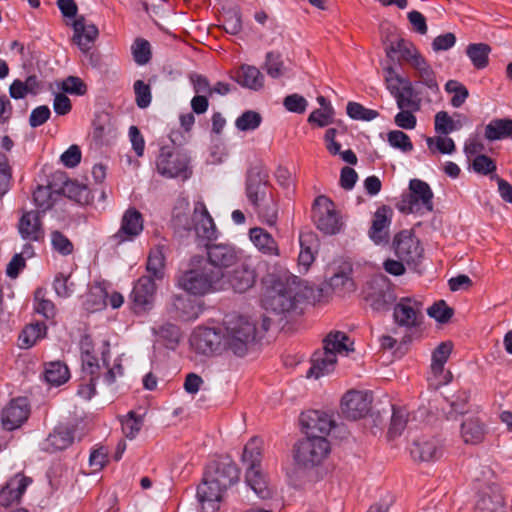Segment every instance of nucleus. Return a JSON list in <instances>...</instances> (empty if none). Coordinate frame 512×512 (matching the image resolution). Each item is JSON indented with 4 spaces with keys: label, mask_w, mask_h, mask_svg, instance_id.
<instances>
[{
    "label": "nucleus",
    "mask_w": 512,
    "mask_h": 512,
    "mask_svg": "<svg viewBox=\"0 0 512 512\" xmlns=\"http://www.w3.org/2000/svg\"><path fill=\"white\" fill-rule=\"evenodd\" d=\"M191 347L199 354L212 356L228 352L225 346L224 333L221 329L198 327L190 337Z\"/></svg>",
    "instance_id": "4468645a"
},
{
    "label": "nucleus",
    "mask_w": 512,
    "mask_h": 512,
    "mask_svg": "<svg viewBox=\"0 0 512 512\" xmlns=\"http://www.w3.org/2000/svg\"><path fill=\"white\" fill-rule=\"evenodd\" d=\"M108 291L101 284H94L90 287L85 296L84 307L89 312H97L107 305Z\"/></svg>",
    "instance_id": "ea45409f"
},
{
    "label": "nucleus",
    "mask_w": 512,
    "mask_h": 512,
    "mask_svg": "<svg viewBox=\"0 0 512 512\" xmlns=\"http://www.w3.org/2000/svg\"><path fill=\"white\" fill-rule=\"evenodd\" d=\"M372 397L368 392L348 391L341 401V412L347 419L357 420L370 410Z\"/></svg>",
    "instance_id": "aec40b11"
},
{
    "label": "nucleus",
    "mask_w": 512,
    "mask_h": 512,
    "mask_svg": "<svg viewBox=\"0 0 512 512\" xmlns=\"http://www.w3.org/2000/svg\"><path fill=\"white\" fill-rule=\"evenodd\" d=\"M135 103L140 109H145L152 102V89L150 82L136 80L133 84Z\"/></svg>",
    "instance_id": "603ef678"
},
{
    "label": "nucleus",
    "mask_w": 512,
    "mask_h": 512,
    "mask_svg": "<svg viewBox=\"0 0 512 512\" xmlns=\"http://www.w3.org/2000/svg\"><path fill=\"white\" fill-rule=\"evenodd\" d=\"M392 53L399 54V58L409 64L411 68L424 58L416 46L405 39H398L387 48V56L392 58Z\"/></svg>",
    "instance_id": "2f4dec72"
},
{
    "label": "nucleus",
    "mask_w": 512,
    "mask_h": 512,
    "mask_svg": "<svg viewBox=\"0 0 512 512\" xmlns=\"http://www.w3.org/2000/svg\"><path fill=\"white\" fill-rule=\"evenodd\" d=\"M392 417L389 427V435L391 437L399 436L405 429L408 421V413L404 408L392 407Z\"/></svg>",
    "instance_id": "bf43d9fd"
},
{
    "label": "nucleus",
    "mask_w": 512,
    "mask_h": 512,
    "mask_svg": "<svg viewBox=\"0 0 512 512\" xmlns=\"http://www.w3.org/2000/svg\"><path fill=\"white\" fill-rule=\"evenodd\" d=\"M223 273L213 270L203 255H194L190 258L188 269L178 277V286L190 295L204 296L220 292L223 283Z\"/></svg>",
    "instance_id": "7ed1b4c3"
},
{
    "label": "nucleus",
    "mask_w": 512,
    "mask_h": 512,
    "mask_svg": "<svg viewBox=\"0 0 512 512\" xmlns=\"http://www.w3.org/2000/svg\"><path fill=\"white\" fill-rule=\"evenodd\" d=\"M349 337L341 331L330 332L323 340V349L314 352L308 377L320 378L332 372L337 363V354H347L352 351L347 344Z\"/></svg>",
    "instance_id": "423d86ee"
},
{
    "label": "nucleus",
    "mask_w": 512,
    "mask_h": 512,
    "mask_svg": "<svg viewBox=\"0 0 512 512\" xmlns=\"http://www.w3.org/2000/svg\"><path fill=\"white\" fill-rule=\"evenodd\" d=\"M89 63L93 68L97 69L100 73H109L111 70H113V67L115 66L112 57L102 55L98 52H92L89 54Z\"/></svg>",
    "instance_id": "69168bd1"
},
{
    "label": "nucleus",
    "mask_w": 512,
    "mask_h": 512,
    "mask_svg": "<svg viewBox=\"0 0 512 512\" xmlns=\"http://www.w3.org/2000/svg\"><path fill=\"white\" fill-rule=\"evenodd\" d=\"M192 219L196 236L199 239L210 243L218 238V230L214 220L202 200L195 203Z\"/></svg>",
    "instance_id": "4be33fe9"
},
{
    "label": "nucleus",
    "mask_w": 512,
    "mask_h": 512,
    "mask_svg": "<svg viewBox=\"0 0 512 512\" xmlns=\"http://www.w3.org/2000/svg\"><path fill=\"white\" fill-rule=\"evenodd\" d=\"M387 141L391 147L404 153L411 152L414 148L410 137L401 130H393L388 132Z\"/></svg>",
    "instance_id": "052dcab7"
},
{
    "label": "nucleus",
    "mask_w": 512,
    "mask_h": 512,
    "mask_svg": "<svg viewBox=\"0 0 512 512\" xmlns=\"http://www.w3.org/2000/svg\"><path fill=\"white\" fill-rule=\"evenodd\" d=\"M245 480L247 485L255 492L261 499H268L272 497L273 488L270 486L266 475L262 469L246 470Z\"/></svg>",
    "instance_id": "c9c22d12"
},
{
    "label": "nucleus",
    "mask_w": 512,
    "mask_h": 512,
    "mask_svg": "<svg viewBox=\"0 0 512 512\" xmlns=\"http://www.w3.org/2000/svg\"><path fill=\"white\" fill-rule=\"evenodd\" d=\"M262 122L260 113L247 110L243 112L235 121V126L239 131H253L256 130Z\"/></svg>",
    "instance_id": "6e6d98bb"
},
{
    "label": "nucleus",
    "mask_w": 512,
    "mask_h": 512,
    "mask_svg": "<svg viewBox=\"0 0 512 512\" xmlns=\"http://www.w3.org/2000/svg\"><path fill=\"white\" fill-rule=\"evenodd\" d=\"M30 407L26 398L11 400L2 410L1 423L4 429H18L28 419Z\"/></svg>",
    "instance_id": "b1692460"
},
{
    "label": "nucleus",
    "mask_w": 512,
    "mask_h": 512,
    "mask_svg": "<svg viewBox=\"0 0 512 512\" xmlns=\"http://www.w3.org/2000/svg\"><path fill=\"white\" fill-rule=\"evenodd\" d=\"M130 54L137 66H146L153 58L152 44L143 37H136L130 45Z\"/></svg>",
    "instance_id": "4c0bfd02"
},
{
    "label": "nucleus",
    "mask_w": 512,
    "mask_h": 512,
    "mask_svg": "<svg viewBox=\"0 0 512 512\" xmlns=\"http://www.w3.org/2000/svg\"><path fill=\"white\" fill-rule=\"evenodd\" d=\"M73 30L74 42L83 52H88L98 37V28L88 23L83 16H79L73 22Z\"/></svg>",
    "instance_id": "a878e982"
},
{
    "label": "nucleus",
    "mask_w": 512,
    "mask_h": 512,
    "mask_svg": "<svg viewBox=\"0 0 512 512\" xmlns=\"http://www.w3.org/2000/svg\"><path fill=\"white\" fill-rule=\"evenodd\" d=\"M494 479V472L488 466H482L480 472L475 473L478 483L476 512H505V498L500 485Z\"/></svg>",
    "instance_id": "6e6552de"
},
{
    "label": "nucleus",
    "mask_w": 512,
    "mask_h": 512,
    "mask_svg": "<svg viewBox=\"0 0 512 512\" xmlns=\"http://www.w3.org/2000/svg\"><path fill=\"white\" fill-rule=\"evenodd\" d=\"M246 196L259 218L269 226H274L278 219V203L269 183L268 173L253 167L246 178Z\"/></svg>",
    "instance_id": "f03ea898"
},
{
    "label": "nucleus",
    "mask_w": 512,
    "mask_h": 512,
    "mask_svg": "<svg viewBox=\"0 0 512 512\" xmlns=\"http://www.w3.org/2000/svg\"><path fill=\"white\" fill-rule=\"evenodd\" d=\"M51 244L54 250L66 256L73 252L72 242L61 232L53 231L51 233Z\"/></svg>",
    "instance_id": "774afa93"
},
{
    "label": "nucleus",
    "mask_w": 512,
    "mask_h": 512,
    "mask_svg": "<svg viewBox=\"0 0 512 512\" xmlns=\"http://www.w3.org/2000/svg\"><path fill=\"white\" fill-rule=\"evenodd\" d=\"M300 423L304 429L306 437L326 436L330 433L334 422L331 417L318 410L304 412L300 416Z\"/></svg>",
    "instance_id": "5701e85b"
},
{
    "label": "nucleus",
    "mask_w": 512,
    "mask_h": 512,
    "mask_svg": "<svg viewBox=\"0 0 512 512\" xmlns=\"http://www.w3.org/2000/svg\"><path fill=\"white\" fill-rule=\"evenodd\" d=\"M451 342H441L432 353L431 371L435 376L441 375L444 371V365L452 352Z\"/></svg>",
    "instance_id": "de8ad7c7"
},
{
    "label": "nucleus",
    "mask_w": 512,
    "mask_h": 512,
    "mask_svg": "<svg viewBox=\"0 0 512 512\" xmlns=\"http://www.w3.org/2000/svg\"><path fill=\"white\" fill-rule=\"evenodd\" d=\"M263 451V441L258 437L251 438L244 446L242 462L246 470H256L261 468Z\"/></svg>",
    "instance_id": "e433bc0d"
},
{
    "label": "nucleus",
    "mask_w": 512,
    "mask_h": 512,
    "mask_svg": "<svg viewBox=\"0 0 512 512\" xmlns=\"http://www.w3.org/2000/svg\"><path fill=\"white\" fill-rule=\"evenodd\" d=\"M409 190V194L401 201L400 211L406 214H423L433 210V192L426 182L420 179H412L409 182Z\"/></svg>",
    "instance_id": "ddd939ff"
},
{
    "label": "nucleus",
    "mask_w": 512,
    "mask_h": 512,
    "mask_svg": "<svg viewBox=\"0 0 512 512\" xmlns=\"http://www.w3.org/2000/svg\"><path fill=\"white\" fill-rule=\"evenodd\" d=\"M311 218L316 228L326 235L339 233L343 226L342 217L334 202L324 195L314 200Z\"/></svg>",
    "instance_id": "9b49d317"
},
{
    "label": "nucleus",
    "mask_w": 512,
    "mask_h": 512,
    "mask_svg": "<svg viewBox=\"0 0 512 512\" xmlns=\"http://www.w3.org/2000/svg\"><path fill=\"white\" fill-rule=\"evenodd\" d=\"M60 197V193L50 186H39L33 193L34 202L42 212L51 209Z\"/></svg>",
    "instance_id": "c03bdc74"
},
{
    "label": "nucleus",
    "mask_w": 512,
    "mask_h": 512,
    "mask_svg": "<svg viewBox=\"0 0 512 512\" xmlns=\"http://www.w3.org/2000/svg\"><path fill=\"white\" fill-rule=\"evenodd\" d=\"M53 289L60 298H69L75 292V283L69 274L59 273L53 281Z\"/></svg>",
    "instance_id": "4d7b16f0"
},
{
    "label": "nucleus",
    "mask_w": 512,
    "mask_h": 512,
    "mask_svg": "<svg viewBox=\"0 0 512 512\" xmlns=\"http://www.w3.org/2000/svg\"><path fill=\"white\" fill-rule=\"evenodd\" d=\"M392 249L398 259L416 268L423 257V247L413 230H402L392 240Z\"/></svg>",
    "instance_id": "2eb2a0df"
},
{
    "label": "nucleus",
    "mask_w": 512,
    "mask_h": 512,
    "mask_svg": "<svg viewBox=\"0 0 512 512\" xmlns=\"http://www.w3.org/2000/svg\"><path fill=\"white\" fill-rule=\"evenodd\" d=\"M30 482L31 480L22 474L12 477L0 490V505L6 507L18 502Z\"/></svg>",
    "instance_id": "bb28decb"
},
{
    "label": "nucleus",
    "mask_w": 512,
    "mask_h": 512,
    "mask_svg": "<svg viewBox=\"0 0 512 512\" xmlns=\"http://www.w3.org/2000/svg\"><path fill=\"white\" fill-rule=\"evenodd\" d=\"M484 138L489 142L512 140V119L494 118L484 127Z\"/></svg>",
    "instance_id": "72a5a7b5"
},
{
    "label": "nucleus",
    "mask_w": 512,
    "mask_h": 512,
    "mask_svg": "<svg viewBox=\"0 0 512 512\" xmlns=\"http://www.w3.org/2000/svg\"><path fill=\"white\" fill-rule=\"evenodd\" d=\"M158 340L168 349H175L180 341V328L172 323H165L155 329Z\"/></svg>",
    "instance_id": "a18cd8bd"
},
{
    "label": "nucleus",
    "mask_w": 512,
    "mask_h": 512,
    "mask_svg": "<svg viewBox=\"0 0 512 512\" xmlns=\"http://www.w3.org/2000/svg\"><path fill=\"white\" fill-rule=\"evenodd\" d=\"M412 69L415 72L414 75L417 78V83L424 86L427 89V93L432 95L440 93L436 72L425 58L419 61Z\"/></svg>",
    "instance_id": "7c9ffc66"
},
{
    "label": "nucleus",
    "mask_w": 512,
    "mask_h": 512,
    "mask_svg": "<svg viewBox=\"0 0 512 512\" xmlns=\"http://www.w3.org/2000/svg\"><path fill=\"white\" fill-rule=\"evenodd\" d=\"M410 453L416 461H435L442 456V448L435 438L420 439L413 442Z\"/></svg>",
    "instance_id": "cd10ccee"
},
{
    "label": "nucleus",
    "mask_w": 512,
    "mask_h": 512,
    "mask_svg": "<svg viewBox=\"0 0 512 512\" xmlns=\"http://www.w3.org/2000/svg\"><path fill=\"white\" fill-rule=\"evenodd\" d=\"M234 80L244 88L258 91L264 86V76L252 65L243 64L236 71Z\"/></svg>",
    "instance_id": "473e14b6"
},
{
    "label": "nucleus",
    "mask_w": 512,
    "mask_h": 512,
    "mask_svg": "<svg viewBox=\"0 0 512 512\" xmlns=\"http://www.w3.org/2000/svg\"><path fill=\"white\" fill-rule=\"evenodd\" d=\"M427 314L439 323H446L453 316L454 311L444 300H440L427 309Z\"/></svg>",
    "instance_id": "680f3d73"
},
{
    "label": "nucleus",
    "mask_w": 512,
    "mask_h": 512,
    "mask_svg": "<svg viewBox=\"0 0 512 512\" xmlns=\"http://www.w3.org/2000/svg\"><path fill=\"white\" fill-rule=\"evenodd\" d=\"M46 334V326L42 323H35L26 326L19 335V346L27 349L36 344Z\"/></svg>",
    "instance_id": "49530a36"
},
{
    "label": "nucleus",
    "mask_w": 512,
    "mask_h": 512,
    "mask_svg": "<svg viewBox=\"0 0 512 512\" xmlns=\"http://www.w3.org/2000/svg\"><path fill=\"white\" fill-rule=\"evenodd\" d=\"M63 192L81 205L90 204L92 201L90 190L86 186L75 182H66Z\"/></svg>",
    "instance_id": "3c124183"
},
{
    "label": "nucleus",
    "mask_w": 512,
    "mask_h": 512,
    "mask_svg": "<svg viewBox=\"0 0 512 512\" xmlns=\"http://www.w3.org/2000/svg\"><path fill=\"white\" fill-rule=\"evenodd\" d=\"M189 163L190 157L185 151L175 146H162L156 160V167L162 176L187 179L191 175Z\"/></svg>",
    "instance_id": "9d476101"
},
{
    "label": "nucleus",
    "mask_w": 512,
    "mask_h": 512,
    "mask_svg": "<svg viewBox=\"0 0 512 512\" xmlns=\"http://www.w3.org/2000/svg\"><path fill=\"white\" fill-rule=\"evenodd\" d=\"M34 310L46 319H52L56 315L54 303L46 298V290L39 288L34 296Z\"/></svg>",
    "instance_id": "8fccbe9b"
},
{
    "label": "nucleus",
    "mask_w": 512,
    "mask_h": 512,
    "mask_svg": "<svg viewBox=\"0 0 512 512\" xmlns=\"http://www.w3.org/2000/svg\"><path fill=\"white\" fill-rule=\"evenodd\" d=\"M156 285L149 276H142L134 284L130 293L132 296V309L135 314L141 315L150 311L153 307Z\"/></svg>",
    "instance_id": "6ab92c4d"
},
{
    "label": "nucleus",
    "mask_w": 512,
    "mask_h": 512,
    "mask_svg": "<svg viewBox=\"0 0 512 512\" xmlns=\"http://www.w3.org/2000/svg\"><path fill=\"white\" fill-rule=\"evenodd\" d=\"M392 216L393 210L387 205H382L375 211L368 231V236L374 244L387 245L389 243Z\"/></svg>",
    "instance_id": "412c9836"
},
{
    "label": "nucleus",
    "mask_w": 512,
    "mask_h": 512,
    "mask_svg": "<svg viewBox=\"0 0 512 512\" xmlns=\"http://www.w3.org/2000/svg\"><path fill=\"white\" fill-rule=\"evenodd\" d=\"M335 111L333 108L315 109L308 117V122L318 127H326L333 123Z\"/></svg>",
    "instance_id": "338daca9"
},
{
    "label": "nucleus",
    "mask_w": 512,
    "mask_h": 512,
    "mask_svg": "<svg viewBox=\"0 0 512 512\" xmlns=\"http://www.w3.org/2000/svg\"><path fill=\"white\" fill-rule=\"evenodd\" d=\"M249 239L259 252L270 257H278L280 249L274 237L261 227L249 230Z\"/></svg>",
    "instance_id": "c85d7f7f"
},
{
    "label": "nucleus",
    "mask_w": 512,
    "mask_h": 512,
    "mask_svg": "<svg viewBox=\"0 0 512 512\" xmlns=\"http://www.w3.org/2000/svg\"><path fill=\"white\" fill-rule=\"evenodd\" d=\"M395 323L408 330L419 327L423 322L421 302L404 297L395 305L393 311Z\"/></svg>",
    "instance_id": "a211bd4d"
},
{
    "label": "nucleus",
    "mask_w": 512,
    "mask_h": 512,
    "mask_svg": "<svg viewBox=\"0 0 512 512\" xmlns=\"http://www.w3.org/2000/svg\"><path fill=\"white\" fill-rule=\"evenodd\" d=\"M167 249L165 244H158L150 250L147 260V271L156 279H161L164 275L165 252Z\"/></svg>",
    "instance_id": "79ce46f5"
},
{
    "label": "nucleus",
    "mask_w": 512,
    "mask_h": 512,
    "mask_svg": "<svg viewBox=\"0 0 512 512\" xmlns=\"http://www.w3.org/2000/svg\"><path fill=\"white\" fill-rule=\"evenodd\" d=\"M98 347L89 335L82 336L80 340V351L82 361L81 383L78 388V395L90 400L96 393V383L100 376L99 353L102 355L103 362L106 363V353L108 352V343L104 340L99 341Z\"/></svg>",
    "instance_id": "39448f33"
},
{
    "label": "nucleus",
    "mask_w": 512,
    "mask_h": 512,
    "mask_svg": "<svg viewBox=\"0 0 512 512\" xmlns=\"http://www.w3.org/2000/svg\"><path fill=\"white\" fill-rule=\"evenodd\" d=\"M445 91L452 94L450 104L454 108L461 107L469 97V91L464 84L457 80H448L445 84Z\"/></svg>",
    "instance_id": "09e8293b"
},
{
    "label": "nucleus",
    "mask_w": 512,
    "mask_h": 512,
    "mask_svg": "<svg viewBox=\"0 0 512 512\" xmlns=\"http://www.w3.org/2000/svg\"><path fill=\"white\" fill-rule=\"evenodd\" d=\"M70 378V371L66 364L54 361L46 364L44 370L45 381L52 386H60Z\"/></svg>",
    "instance_id": "a19ab883"
},
{
    "label": "nucleus",
    "mask_w": 512,
    "mask_h": 512,
    "mask_svg": "<svg viewBox=\"0 0 512 512\" xmlns=\"http://www.w3.org/2000/svg\"><path fill=\"white\" fill-rule=\"evenodd\" d=\"M461 435L465 443L478 444L483 441L485 427L478 417L466 419L461 426Z\"/></svg>",
    "instance_id": "58836bf2"
},
{
    "label": "nucleus",
    "mask_w": 512,
    "mask_h": 512,
    "mask_svg": "<svg viewBox=\"0 0 512 512\" xmlns=\"http://www.w3.org/2000/svg\"><path fill=\"white\" fill-rule=\"evenodd\" d=\"M223 333L227 351L243 357L256 339V325L245 316L231 314L224 320Z\"/></svg>",
    "instance_id": "0eeeda50"
},
{
    "label": "nucleus",
    "mask_w": 512,
    "mask_h": 512,
    "mask_svg": "<svg viewBox=\"0 0 512 512\" xmlns=\"http://www.w3.org/2000/svg\"><path fill=\"white\" fill-rule=\"evenodd\" d=\"M330 287L337 293L345 295L356 289V285L349 274L339 272L334 274L329 280Z\"/></svg>",
    "instance_id": "864d4df0"
},
{
    "label": "nucleus",
    "mask_w": 512,
    "mask_h": 512,
    "mask_svg": "<svg viewBox=\"0 0 512 512\" xmlns=\"http://www.w3.org/2000/svg\"><path fill=\"white\" fill-rule=\"evenodd\" d=\"M263 69L272 78H279L283 75L284 64L281 60V56L274 52H268L266 54L265 64Z\"/></svg>",
    "instance_id": "e2e57ef3"
},
{
    "label": "nucleus",
    "mask_w": 512,
    "mask_h": 512,
    "mask_svg": "<svg viewBox=\"0 0 512 512\" xmlns=\"http://www.w3.org/2000/svg\"><path fill=\"white\" fill-rule=\"evenodd\" d=\"M257 278L256 269L249 259L244 257L234 269L223 273L221 291L233 290L236 293H245L251 289Z\"/></svg>",
    "instance_id": "dca6fc26"
},
{
    "label": "nucleus",
    "mask_w": 512,
    "mask_h": 512,
    "mask_svg": "<svg viewBox=\"0 0 512 512\" xmlns=\"http://www.w3.org/2000/svg\"><path fill=\"white\" fill-rule=\"evenodd\" d=\"M472 169L480 175H489L496 171L495 161L485 154H478L472 161Z\"/></svg>",
    "instance_id": "0e129e2a"
},
{
    "label": "nucleus",
    "mask_w": 512,
    "mask_h": 512,
    "mask_svg": "<svg viewBox=\"0 0 512 512\" xmlns=\"http://www.w3.org/2000/svg\"><path fill=\"white\" fill-rule=\"evenodd\" d=\"M301 279L292 274H282L272 281L263 299V306L277 314L293 311L305 297Z\"/></svg>",
    "instance_id": "20e7f679"
},
{
    "label": "nucleus",
    "mask_w": 512,
    "mask_h": 512,
    "mask_svg": "<svg viewBox=\"0 0 512 512\" xmlns=\"http://www.w3.org/2000/svg\"><path fill=\"white\" fill-rule=\"evenodd\" d=\"M205 247L204 261L220 273H226L229 268L236 266L244 258L243 251L232 244L205 243Z\"/></svg>",
    "instance_id": "f8f14e48"
},
{
    "label": "nucleus",
    "mask_w": 512,
    "mask_h": 512,
    "mask_svg": "<svg viewBox=\"0 0 512 512\" xmlns=\"http://www.w3.org/2000/svg\"><path fill=\"white\" fill-rule=\"evenodd\" d=\"M393 97L400 110H420L421 100L418 98V94L411 81H404L401 90H395Z\"/></svg>",
    "instance_id": "f704fd0d"
},
{
    "label": "nucleus",
    "mask_w": 512,
    "mask_h": 512,
    "mask_svg": "<svg viewBox=\"0 0 512 512\" xmlns=\"http://www.w3.org/2000/svg\"><path fill=\"white\" fill-rule=\"evenodd\" d=\"M72 442V430L68 426L59 425L43 441L42 449L48 452H56L66 449Z\"/></svg>",
    "instance_id": "c756f323"
},
{
    "label": "nucleus",
    "mask_w": 512,
    "mask_h": 512,
    "mask_svg": "<svg viewBox=\"0 0 512 512\" xmlns=\"http://www.w3.org/2000/svg\"><path fill=\"white\" fill-rule=\"evenodd\" d=\"M239 479V470L229 458L211 461L205 470L197 497L203 512H216L223 493Z\"/></svg>",
    "instance_id": "f257e3e1"
},
{
    "label": "nucleus",
    "mask_w": 512,
    "mask_h": 512,
    "mask_svg": "<svg viewBox=\"0 0 512 512\" xmlns=\"http://www.w3.org/2000/svg\"><path fill=\"white\" fill-rule=\"evenodd\" d=\"M364 299L374 311H387L395 302L396 296L387 280L383 277L374 278L367 282Z\"/></svg>",
    "instance_id": "f3484780"
},
{
    "label": "nucleus",
    "mask_w": 512,
    "mask_h": 512,
    "mask_svg": "<svg viewBox=\"0 0 512 512\" xmlns=\"http://www.w3.org/2000/svg\"><path fill=\"white\" fill-rule=\"evenodd\" d=\"M347 115L354 120L372 121L379 116L378 111L364 107L357 102H348Z\"/></svg>",
    "instance_id": "13d9d810"
},
{
    "label": "nucleus",
    "mask_w": 512,
    "mask_h": 512,
    "mask_svg": "<svg viewBox=\"0 0 512 512\" xmlns=\"http://www.w3.org/2000/svg\"><path fill=\"white\" fill-rule=\"evenodd\" d=\"M330 451V443L326 437H305L294 446V460L298 466L313 468L320 465Z\"/></svg>",
    "instance_id": "1a4fd4ad"
},
{
    "label": "nucleus",
    "mask_w": 512,
    "mask_h": 512,
    "mask_svg": "<svg viewBox=\"0 0 512 512\" xmlns=\"http://www.w3.org/2000/svg\"><path fill=\"white\" fill-rule=\"evenodd\" d=\"M17 229L24 241L40 242L45 237V231L38 211H24L18 221Z\"/></svg>",
    "instance_id": "393cba45"
},
{
    "label": "nucleus",
    "mask_w": 512,
    "mask_h": 512,
    "mask_svg": "<svg viewBox=\"0 0 512 512\" xmlns=\"http://www.w3.org/2000/svg\"><path fill=\"white\" fill-rule=\"evenodd\" d=\"M491 47L486 43H472L466 48V54L476 69H484L489 63Z\"/></svg>",
    "instance_id": "37998d69"
},
{
    "label": "nucleus",
    "mask_w": 512,
    "mask_h": 512,
    "mask_svg": "<svg viewBox=\"0 0 512 512\" xmlns=\"http://www.w3.org/2000/svg\"><path fill=\"white\" fill-rule=\"evenodd\" d=\"M460 125L446 111H439L434 117V129L437 134L448 135L458 130Z\"/></svg>",
    "instance_id": "5fc2aeb1"
}]
</instances>
